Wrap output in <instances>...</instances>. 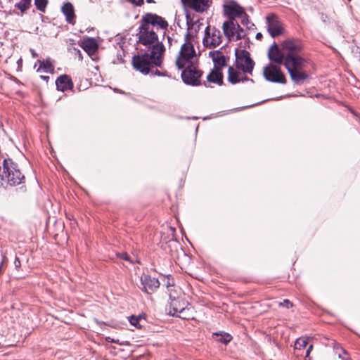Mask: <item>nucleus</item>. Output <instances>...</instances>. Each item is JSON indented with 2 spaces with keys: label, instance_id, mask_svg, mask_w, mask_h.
I'll use <instances>...</instances> for the list:
<instances>
[{
  "label": "nucleus",
  "instance_id": "3",
  "mask_svg": "<svg viewBox=\"0 0 360 360\" xmlns=\"http://www.w3.org/2000/svg\"><path fill=\"white\" fill-rule=\"evenodd\" d=\"M285 58L284 66L287 69L292 80L295 84H300L308 77L302 70L306 60L299 55L301 50V44L297 40L288 39L281 44Z\"/></svg>",
  "mask_w": 360,
  "mask_h": 360
},
{
  "label": "nucleus",
  "instance_id": "11",
  "mask_svg": "<svg viewBox=\"0 0 360 360\" xmlns=\"http://www.w3.org/2000/svg\"><path fill=\"white\" fill-rule=\"evenodd\" d=\"M224 13L229 20L243 15V8L234 1H230L223 6Z\"/></svg>",
  "mask_w": 360,
  "mask_h": 360
},
{
  "label": "nucleus",
  "instance_id": "1",
  "mask_svg": "<svg viewBox=\"0 0 360 360\" xmlns=\"http://www.w3.org/2000/svg\"><path fill=\"white\" fill-rule=\"evenodd\" d=\"M167 27V22L161 16L153 13L144 15L141 20L139 31L136 34L138 45H143L145 47L144 50L164 53L165 48L162 42L159 41L158 32L165 35Z\"/></svg>",
  "mask_w": 360,
  "mask_h": 360
},
{
  "label": "nucleus",
  "instance_id": "29",
  "mask_svg": "<svg viewBox=\"0 0 360 360\" xmlns=\"http://www.w3.org/2000/svg\"><path fill=\"white\" fill-rule=\"evenodd\" d=\"M238 18H241V24L244 26H245L247 28L250 29L252 24L250 23L248 18L247 17L246 14L243 11V15L239 16Z\"/></svg>",
  "mask_w": 360,
  "mask_h": 360
},
{
  "label": "nucleus",
  "instance_id": "9",
  "mask_svg": "<svg viewBox=\"0 0 360 360\" xmlns=\"http://www.w3.org/2000/svg\"><path fill=\"white\" fill-rule=\"evenodd\" d=\"M222 41L221 32L214 27L208 26L205 30V35L202 39L203 45L206 48L214 49Z\"/></svg>",
  "mask_w": 360,
  "mask_h": 360
},
{
  "label": "nucleus",
  "instance_id": "8",
  "mask_svg": "<svg viewBox=\"0 0 360 360\" xmlns=\"http://www.w3.org/2000/svg\"><path fill=\"white\" fill-rule=\"evenodd\" d=\"M263 75L266 80L269 82L281 84L286 83L285 75L281 71L279 65L269 63L264 68Z\"/></svg>",
  "mask_w": 360,
  "mask_h": 360
},
{
  "label": "nucleus",
  "instance_id": "7",
  "mask_svg": "<svg viewBox=\"0 0 360 360\" xmlns=\"http://www.w3.org/2000/svg\"><path fill=\"white\" fill-rule=\"evenodd\" d=\"M235 55L237 68L241 70L243 73L251 75L255 63L250 58L249 52L239 49L235 51Z\"/></svg>",
  "mask_w": 360,
  "mask_h": 360
},
{
  "label": "nucleus",
  "instance_id": "5",
  "mask_svg": "<svg viewBox=\"0 0 360 360\" xmlns=\"http://www.w3.org/2000/svg\"><path fill=\"white\" fill-rule=\"evenodd\" d=\"M24 178L16 164L10 159L4 160L3 168L0 167V186H3L4 181L11 186L19 185Z\"/></svg>",
  "mask_w": 360,
  "mask_h": 360
},
{
  "label": "nucleus",
  "instance_id": "38",
  "mask_svg": "<svg viewBox=\"0 0 360 360\" xmlns=\"http://www.w3.org/2000/svg\"><path fill=\"white\" fill-rule=\"evenodd\" d=\"M42 79L45 80V81H48V79H49V76H44V75H41L40 77Z\"/></svg>",
  "mask_w": 360,
  "mask_h": 360
},
{
  "label": "nucleus",
  "instance_id": "18",
  "mask_svg": "<svg viewBox=\"0 0 360 360\" xmlns=\"http://www.w3.org/2000/svg\"><path fill=\"white\" fill-rule=\"evenodd\" d=\"M61 11L66 18V21L68 23L74 24L75 22V11L73 6L71 3L67 2L63 4L61 8Z\"/></svg>",
  "mask_w": 360,
  "mask_h": 360
},
{
  "label": "nucleus",
  "instance_id": "35",
  "mask_svg": "<svg viewBox=\"0 0 360 360\" xmlns=\"http://www.w3.org/2000/svg\"><path fill=\"white\" fill-rule=\"evenodd\" d=\"M312 348H313V345H310L309 346V347L307 348V349L306 356H308L309 355L310 352L311 351Z\"/></svg>",
  "mask_w": 360,
  "mask_h": 360
},
{
  "label": "nucleus",
  "instance_id": "4",
  "mask_svg": "<svg viewBox=\"0 0 360 360\" xmlns=\"http://www.w3.org/2000/svg\"><path fill=\"white\" fill-rule=\"evenodd\" d=\"M141 51L133 57L132 65L142 74H148L154 67H159L162 63L164 53L144 49H141Z\"/></svg>",
  "mask_w": 360,
  "mask_h": 360
},
{
  "label": "nucleus",
  "instance_id": "32",
  "mask_svg": "<svg viewBox=\"0 0 360 360\" xmlns=\"http://www.w3.org/2000/svg\"><path fill=\"white\" fill-rule=\"evenodd\" d=\"M129 1L136 6H140L143 3V0H129Z\"/></svg>",
  "mask_w": 360,
  "mask_h": 360
},
{
  "label": "nucleus",
  "instance_id": "37",
  "mask_svg": "<svg viewBox=\"0 0 360 360\" xmlns=\"http://www.w3.org/2000/svg\"><path fill=\"white\" fill-rule=\"evenodd\" d=\"M155 75H158V76H164V75H165V73H162L159 70H155Z\"/></svg>",
  "mask_w": 360,
  "mask_h": 360
},
{
  "label": "nucleus",
  "instance_id": "10",
  "mask_svg": "<svg viewBox=\"0 0 360 360\" xmlns=\"http://www.w3.org/2000/svg\"><path fill=\"white\" fill-rule=\"evenodd\" d=\"M266 20L267 30L272 37H275L283 33V25L276 16L274 15H268L266 18Z\"/></svg>",
  "mask_w": 360,
  "mask_h": 360
},
{
  "label": "nucleus",
  "instance_id": "41",
  "mask_svg": "<svg viewBox=\"0 0 360 360\" xmlns=\"http://www.w3.org/2000/svg\"><path fill=\"white\" fill-rule=\"evenodd\" d=\"M147 1H148V3H152L153 1V0H147Z\"/></svg>",
  "mask_w": 360,
  "mask_h": 360
},
{
  "label": "nucleus",
  "instance_id": "20",
  "mask_svg": "<svg viewBox=\"0 0 360 360\" xmlns=\"http://www.w3.org/2000/svg\"><path fill=\"white\" fill-rule=\"evenodd\" d=\"M209 55L212 59V61L214 65V68L221 69L225 65V58L220 51H210L209 53Z\"/></svg>",
  "mask_w": 360,
  "mask_h": 360
},
{
  "label": "nucleus",
  "instance_id": "27",
  "mask_svg": "<svg viewBox=\"0 0 360 360\" xmlns=\"http://www.w3.org/2000/svg\"><path fill=\"white\" fill-rule=\"evenodd\" d=\"M31 5V1H25L21 0L19 3L15 4V8L19 9L22 13L25 12L28 10Z\"/></svg>",
  "mask_w": 360,
  "mask_h": 360
},
{
  "label": "nucleus",
  "instance_id": "14",
  "mask_svg": "<svg viewBox=\"0 0 360 360\" xmlns=\"http://www.w3.org/2000/svg\"><path fill=\"white\" fill-rule=\"evenodd\" d=\"M184 5L197 12H203L209 6V0H181Z\"/></svg>",
  "mask_w": 360,
  "mask_h": 360
},
{
  "label": "nucleus",
  "instance_id": "24",
  "mask_svg": "<svg viewBox=\"0 0 360 360\" xmlns=\"http://www.w3.org/2000/svg\"><path fill=\"white\" fill-rule=\"evenodd\" d=\"M213 336L220 337L217 340L225 345L230 342L232 340L231 335L225 332L214 333Z\"/></svg>",
  "mask_w": 360,
  "mask_h": 360
},
{
  "label": "nucleus",
  "instance_id": "25",
  "mask_svg": "<svg viewBox=\"0 0 360 360\" xmlns=\"http://www.w3.org/2000/svg\"><path fill=\"white\" fill-rule=\"evenodd\" d=\"M309 338L308 337H301L295 342V349L301 350L305 348L308 344Z\"/></svg>",
  "mask_w": 360,
  "mask_h": 360
},
{
  "label": "nucleus",
  "instance_id": "15",
  "mask_svg": "<svg viewBox=\"0 0 360 360\" xmlns=\"http://www.w3.org/2000/svg\"><path fill=\"white\" fill-rule=\"evenodd\" d=\"M239 69L233 67H229L228 70V80L231 84H236L240 82L249 80L248 77L244 76L243 72H240Z\"/></svg>",
  "mask_w": 360,
  "mask_h": 360
},
{
  "label": "nucleus",
  "instance_id": "26",
  "mask_svg": "<svg viewBox=\"0 0 360 360\" xmlns=\"http://www.w3.org/2000/svg\"><path fill=\"white\" fill-rule=\"evenodd\" d=\"M240 42L238 44V46L236 49V51L239 49L242 51H246L245 49L250 46V40L246 37V35L243 38H240Z\"/></svg>",
  "mask_w": 360,
  "mask_h": 360
},
{
  "label": "nucleus",
  "instance_id": "22",
  "mask_svg": "<svg viewBox=\"0 0 360 360\" xmlns=\"http://www.w3.org/2000/svg\"><path fill=\"white\" fill-rule=\"evenodd\" d=\"M169 311L168 315H176L182 313L185 310L184 303H181L179 300H172L169 305Z\"/></svg>",
  "mask_w": 360,
  "mask_h": 360
},
{
  "label": "nucleus",
  "instance_id": "2",
  "mask_svg": "<svg viewBox=\"0 0 360 360\" xmlns=\"http://www.w3.org/2000/svg\"><path fill=\"white\" fill-rule=\"evenodd\" d=\"M195 38L187 34L185 42L181 45L176 60L178 69L184 70L181 72L183 81L188 84L198 85L202 75L198 70V56L194 49Z\"/></svg>",
  "mask_w": 360,
  "mask_h": 360
},
{
  "label": "nucleus",
  "instance_id": "28",
  "mask_svg": "<svg viewBox=\"0 0 360 360\" xmlns=\"http://www.w3.org/2000/svg\"><path fill=\"white\" fill-rule=\"evenodd\" d=\"M47 3V0H34V4L37 8L41 12L45 11Z\"/></svg>",
  "mask_w": 360,
  "mask_h": 360
},
{
  "label": "nucleus",
  "instance_id": "30",
  "mask_svg": "<svg viewBox=\"0 0 360 360\" xmlns=\"http://www.w3.org/2000/svg\"><path fill=\"white\" fill-rule=\"evenodd\" d=\"M117 256L122 259L130 262L131 263H134L135 262H139L137 259H136L135 261L133 260L132 258L127 252L118 253Z\"/></svg>",
  "mask_w": 360,
  "mask_h": 360
},
{
  "label": "nucleus",
  "instance_id": "17",
  "mask_svg": "<svg viewBox=\"0 0 360 360\" xmlns=\"http://www.w3.org/2000/svg\"><path fill=\"white\" fill-rule=\"evenodd\" d=\"M56 85L59 91H65L70 89L72 86V83L70 78L66 75H61L56 81Z\"/></svg>",
  "mask_w": 360,
  "mask_h": 360
},
{
  "label": "nucleus",
  "instance_id": "36",
  "mask_svg": "<svg viewBox=\"0 0 360 360\" xmlns=\"http://www.w3.org/2000/svg\"><path fill=\"white\" fill-rule=\"evenodd\" d=\"M30 52H31L32 56V57H33V58H36V57H37V53L35 52V51H34V49H30Z\"/></svg>",
  "mask_w": 360,
  "mask_h": 360
},
{
  "label": "nucleus",
  "instance_id": "40",
  "mask_svg": "<svg viewBox=\"0 0 360 360\" xmlns=\"http://www.w3.org/2000/svg\"><path fill=\"white\" fill-rule=\"evenodd\" d=\"M340 358H342V356L340 354H338ZM342 360H347L345 357H342Z\"/></svg>",
  "mask_w": 360,
  "mask_h": 360
},
{
  "label": "nucleus",
  "instance_id": "13",
  "mask_svg": "<svg viewBox=\"0 0 360 360\" xmlns=\"http://www.w3.org/2000/svg\"><path fill=\"white\" fill-rule=\"evenodd\" d=\"M141 285L143 290L146 292L150 293L159 288L160 283L155 278H152L147 274H143L141 277Z\"/></svg>",
  "mask_w": 360,
  "mask_h": 360
},
{
  "label": "nucleus",
  "instance_id": "31",
  "mask_svg": "<svg viewBox=\"0 0 360 360\" xmlns=\"http://www.w3.org/2000/svg\"><path fill=\"white\" fill-rule=\"evenodd\" d=\"M292 304L290 303V302L288 300H285L283 302L279 303V306L281 307H285L286 308H289Z\"/></svg>",
  "mask_w": 360,
  "mask_h": 360
},
{
  "label": "nucleus",
  "instance_id": "21",
  "mask_svg": "<svg viewBox=\"0 0 360 360\" xmlns=\"http://www.w3.org/2000/svg\"><path fill=\"white\" fill-rule=\"evenodd\" d=\"M207 79L209 82L221 85L223 82V75L221 69L214 68L207 76Z\"/></svg>",
  "mask_w": 360,
  "mask_h": 360
},
{
  "label": "nucleus",
  "instance_id": "39",
  "mask_svg": "<svg viewBox=\"0 0 360 360\" xmlns=\"http://www.w3.org/2000/svg\"><path fill=\"white\" fill-rule=\"evenodd\" d=\"M262 34H261V33H259H259H257V34H256V38H257V39H261V38H262Z\"/></svg>",
  "mask_w": 360,
  "mask_h": 360
},
{
  "label": "nucleus",
  "instance_id": "34",
  "mask_svg": "<svg viewBox=\"0 0 360 360\" xmlns=\"http://www.w3.org/2000/svg\"><path fill=\"white\" fill-rule=\"evenodd\" d=\"M105 340H106L108 342H115V343H117V342H118V341H119L118 340H115V339L111 338H110V337H107V338H105Z\"/></svg>",
  "mask_w": 360,
  "mask_h": 360
},
{
  "label": "nucleus",
  "instance_id": "33",
  "mask_svg": "<svg viewBox=\"0 0 360 360\" xmlns=\"http://www.w3.org/2000/svg\"><path fill=\"white\" fill-rule=\"evenodd\" d=\"M14 264L16 268H19L20 266V261L18 257H15Z\"/></svg>",
  "mask_w": 360,
  "mask_h": 360
},
{
  "label": "nucleus",
  "instance_id": "6",
  "mask_svg": "<svg viewBox=\"0 0 360 360\" xmlns=\"http://www.w3.org/2000/svg\"><path fill=\"white\" fill-rule=\"evenodd\" d=\"M224 35L229 41H238L246 35V32L242 29L235 20L225 21L222 25Z\"/></svg>",
  "mask_w": 360,
  "mask_h": 360
},
{
  "label": "nucleus",
  "instance_id": "16",
  "mask_svg": "<svg viewBox=\"0 0 360 360\" xmlns=\"http://www.w3.org/2000/svg\"><path fill=\"white\" fill-rule=\"evenodd\" d=\"M81 46L89 56H91L97 51L98 46L96 39L87 37L83 39Z\"/></svg>",
  "mask_w": 360,
  "mask_h": 360
},
{
  "label": "nucleus",
  "instance_id": "19",
  "mask_svg": "<svg viewBox=\"0 0 360 360\" xmlns=\"http://www.w3.org/2000/svg\"><path fill=\"white\" fill-rule=\"evenodd\" d=\"M37 63L39 65L37 70V72H44L51 74L54 72V67L50 58H47L45 60H38L37 62L35 63L34 67L37 66Z\"/></svg>",
  "mask_w": 360,
  "mask_h": 360
},
{
  "label": "nucleus",
  "instance_id": "23",
  "mask_svg": "<svg viewBox=\"0 0 360 360\" xmlns=\"http://www.w3.org/2000/svg\"><path fill=\"white\" fill-rule=\"evenodd\" d=\"M146 316H127L129 322L137 328H141L146 321Z\"/></svg>",
  "mask_w": 360,
  "mask_h": 360
},
{
  "label": "nucleus",
  "instance_id": "12",
  "mask_svg": "<svg viewBox=\"0 0 360 360\" xmlns=\"http://www.w3.org/2000/svg\"><path fill=\"white\" fill-rule=\"evenodd\" d=\"M268 56L271 62L276 63L275 65L279 66L282 64L284 65L285 58V53L282 49L280 50L276 44L270 48Z\"/></svg>",
  "mask_w": 360,
  "mask_h": 360
}]
</instances>
